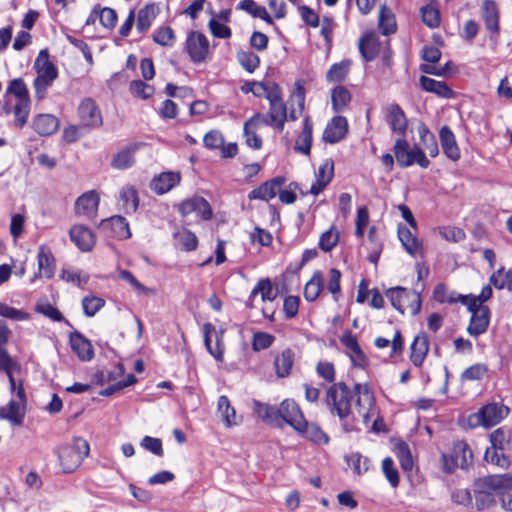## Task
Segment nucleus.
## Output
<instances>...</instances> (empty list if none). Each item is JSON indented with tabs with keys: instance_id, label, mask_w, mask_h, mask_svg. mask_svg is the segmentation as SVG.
<instances>
[{
	"instance_id": "obj_25",
	"label": "nucleus",
	"mask_w": 512,
	"mask_h": 512,
	"mask_svg": "<svg viewBox=\"0 0 512 512\" xmlns=\"http://www.w3.org/2000/svg\"><path fill=\"white\" fill-rule=\"evenodd\" d=\"M217 411L227 428L238 426L243 421L242 416L237 415L235 408L231 405L230 400L225 395H221L218 398Z\"/></svg>"
},
{
	"instance_id": "obj_64",
	"label": "nucleus",
	"mask_w": 512,
	"mask_h": 512,
	"mask_svg": "<svg viewBox=\"0 0 512 512\" xmlns=\"http://www.w3.org/2000/svg\"><path fill=\"white\" fill-rule=\"evenodd\" d=\"M153 40L161 46H172L175 40L174 31L169 26L161 27L154 32Z\"/></svg>"
},
{
	"instance_id": "obj_17",
	"label": "nucleus",
	"mask_w": 512,
	"mask_h": 512,
	"mask_svg": "<svg viewBox=\"0 0 512 512\" xmlns=\"http://www.w3.org/2000/svg\"><path fill=\"white\" fill-rule=\"evenodd\" d=\"M386 121L391 131L404 138L408 128V121L405 112L398 104H391L386 109Z\"/></svg>"
},
{
	"instance_id": "obj_61",
	"label": "nucleus",
	"mask_w": 512,
	"mask_h": 512,
	"mask_svg": "<svg viewBox=\"0 0 512 512\" xmlns=\"http://www.w3.org/2000/svg\"><path fill=\"white\" fill-rule=\"evenodd\" d=\"M105 300L97 296H86L82 300L84 314L87 317H93L103 306Z\"/></svg>"
},
{
	"instance_id": "obj_37",
	"label": "nucleus",
	"mask_w": 512,
	"mask_h": 512,
	"mask_svg": "<svg viewBox=\"0 0 512 512\" xmlns=\"http://www.w3.org/2000/svg\"><path fill=\"white\" fill-rule=\"evenodd\" d=\"M296 432L317 444H327L329 441L328 435L317 424L309 423L305 418Z\"/></svg>"
},
{
	"instance_id": "obj_31",
	"label": "nucleus",
	"mask_w": 512,
	"mask_h": 512,
	"mask_svg": "<svg viewBox=\"0 0 512 512\" xmlns=\"http://www.w3.org/2000/svg\"><path fill=\"white\" fill-rule=\"evenodd\" d=\"M100 228L103 230L111 229L113 236L119 239H127L131 236L129 224L123 216L115 215L109 219L102 220Z\"/></svg>"
},
{
	"instance_id": "obj_35",
	"label": "nucleus",
	"mask_w": 512,
	"mask_h": 512,
	"mask_svg": "<svg viewBox=\"0 0 512 512\" xmlns=\"http://www.w3.org/2000/svg\"><path fill=\"white\" fill-rule=\"evenodd\" d=\"M139 147L140 144L134 143L118 151L111 161V166L119 170L128 169L133 166L135 163L134 155Z\"/></svg>"
},
{
	"instance_id": "obj_11",
	"label": "nucleus",
	"mask_w": 512,
	"mask_h": 512,
	"mask_svg": "<svg viewBox=\"0 0 512 512\" xmlns=\"http://www.w3.org/2000/svg\"><path fill=\"white\" fill-rule=\"evenodd\" d=\"M204 343L208 352L213 358L222 362L224 359L225 345L223 343V330L217 331L211 323H206L203 326Z\"/></svg>"
},
{
	"instance_id": "obj_15",
	"label": "nucleus",
	"mask_w": 512,
	"mask_h": 512,
	"mask_svg": "<svg viewBox=\"0 0 512 512\" xmlns=\"http://www.w3.org/2000/svg\"><path fill=\"white\" fill-rule=\"evenodd\" d=\"M285 177L277 176L261 184L248 193L249 200H262L268 202L273 199L285 184Z\"/></svg>"
},
{
	"instance_id": "obj_27",
	"label": "nucleus",
	"mask_w": 512,
	"mask_h": 512,
	"mask_svg": "<svg viewBox=\"0 0 512 512\" xmlns=\"http://www.w3.org/2000/svg\"><path fill=\"white\" fill-rule=\"evenodd\" d=\"M482 18L486 29L492 34H499V9L495 1L485 0L482 4Z\"/></svg>"
},
{
	"instance_id": "obj_26",
	"label": "nucleus",
	"mask_w": 512,
	"mask_h": 512,
	"mask_svg": "<svg viewBox=\"0 0 512 512\" xmlns=\"http://www.w3.org/2000/svg\"><path fill=\"white\" fill-rule=\"evenodd\" d=\"M181 177L176 172H164L153 178L150 188L158 195H163L180 183Z\"/></svg>"
},
{
	"instance_id": "obj_23",
	"label": "nucleus",
	"mask_w": 512,
	"mask_h": 512,
	"mask_svg": "<svg viewBox=\"0 0 512 512\" xmlns=\"http://www.w3.org/2000/svg\"><path fill=\"white\" fill-rule=\"evenodd\" d=\"M410 360L416 367H421L429 351V339L424 332L418 333L410 346Z\"/></svg>"
},
{
	"instance_id": "obj_55",
	"label": "nucleus",
	"mask_w": 512,
	"mask_h": 512,
	"mask_svg": "<svg viewBox=\"0 0 512 512\" xmlns=\"http://www.w3.org/2000/svg\"><path fill=\"white\" fill-rule=\"evenodd\" d=\"M252 86H257L265 95V98L269 103L280 102L282 99V90L276 83H253Z\"/></svg>"
},
{
	"instance_id": "obj_44",
	"label": "nucleus",
	"mask_w": 512,
	"mask_h": 512,
	"mask_svg": "<svg viewBox=\"0 0 512 512\" xmlns=\"http://www.w3.org/2000/svg\"><path fill=\"white\" fill-rule=\"evenodd\" d=\"M237 9L243 10L252 17L260 18L269 24L273 22L266 8L258 5L254 0H241L237 5Z\"/></svg>"
},
{
	"instance_id": "obj_7",
	"label": "nucleus",
	"mask_w": 512,
	"mask_h": 512,
	"mask_svg": "<svg viewBox=\"0 0 512 512\" xmlns=\"http://www.w3.org/2000/svg\"><path fill=\"white\" fill-rule=\"evenodd\" d=\"M471 458L472 453L468 444L464 441H456L453 443L450 453L442 454L443 470L451 473L457 468L464 469Z\"/></svg>"
},
{
	"instance_id": "obj_5",
	"label": "nucleus",
	"mask_w": 512,
	"mask_h": 512,
	"mask_svg": "<svg viewBox=\"0 0 512 512\" xmlns=\"http://www.w3.org/2000/svg\"><path fill=\"white\" fill-rule=\"evenodd\" d=\"M386 296L390 300L391 305L401 314L409 311L411 315L415 316L421 310V296L417 291L397 286L388 289Z\"/></svg>"
},
{
	"instance_id": "obj_57",
	"label": "nucleus",
	"mask_w": 512,
	"mask_h": 512,
	"mask_svg": "<svg viewBox=\"0 0 512 512\" xmlns=\"http://www.w3.org/2000/svg\"><path fill=\"white\" fill-rule=\"evenodd\" d=\"M398 237H399V240L401 241L403 247L405 248V250L409 254L415 255V253L418 250V241L412 235L411 231L406 227H399Z\"/></svg>"
},
{
	"instance_id": "obj_50",
	"label": "nucleus",
	"mask_w": 512,
	"mask_h": 512,
	"mask_svg": "<svg viewBox=\"0 0 512 512\" xmlns=\"http://www.w3.org/2000/svg\"><path fill=\"white\" fill-rule=\"evenodd\" d=\"M393 451L399 460L401 468L405 471H410L413 468V458L409 446L405 442L399 441L394 445Z\"/></svg>"
},
{
	"instance_id": "obj_3",
	"label": "nucleus",
	"mask_w": 512,
	"mask_h": 512,
	"mask_svg": "<svg viewBox=\"0 0 512 512\" xmlns=\"http://www.w3.org/2000/svg\"><path fill=\"white\" fill-rule=\"evenodd\" d=\"M90 452L89 443L80 437L74 438L71 445L61 446L58 450V458L64 473L75 471L88 457Z\"/></svg>"
},
{
	"instance_id": "obj_45",
	"label": "nucleus",
	"mask_w": 512,
	"mask_h": 512,
	"mask_svg": "<svg viewBox=\"0 0 512 512\" xmlns=\"http://www.w3.org/2000/svg\"><path fill=\"white\" fill-rule=\"evenodd\" d=\"M378 27L383 35H390L396 31V20L391 9L383 5L379 11Z\"/></svg>"
},
{
	"instance_id": "obj_22",
	"label": "nucleus",
	"mask_w": 512,
	"mask_h": 512,
	"mask_svg": "<svg viewBox=\"0 0 512 512\" xmlns=\"http://www.w3.org/2000/svg\"><path fill=\"white\" fill-rule=\"evenodd\" d=\"M313 142V123L310 116H306L303 120L302 131L296 138L294 150L303 155H310Z\"/></svg>"
},
{
	"instance_id": "obj_6",
	"label": "nucleus",
	"mask_w": 512,
	"mask_h": 512,
	"mask_svg": "<svg viewBox=\"0 0 512 512\" xmlns=\"http://www.w3.org/2000/svg\"><path fill=\"white\" fill-rule=\"evenodd\" d=\"M287 107L284 101L269 103L267 114L256 113L249 119L248 125L253 122H260L262 125L274 127L278 132H282L287 121Z\"/></svg>"
},
{
	"instance_id": "obj_51",
	"label": "nucleus",
	"mask_w": 512,
	"mask_h": 512,
	"mask_svg": "<svg viewBox=\"0 0 512 512\" xmlns=\"http://www.w3.org/2000/svg\"><path fill=\"white\" fill-rule=\"evenodd\" d=\"M488 483L496 490L497 494L512 490V474H496L486 476Z\"/></svg>"
},
{
	"instance_id": "obj_63",
	"label": "nucleus",
	"mask_w": 512,
	"mask_h": 512,
	"mask_svg": "<svg viewBox=\"0 0 512 512\" xmlns=\"http://www.w3.org/2000/svg\"><path fill=\"white\" fill-rule=\"evenodd\" d=\"M488 369L485 364L477 363L474 365H471L470 367L466 368L462 374H461V380L462 381H474V380H480L486 373Z\"/></svg>"
},
{
	"instance_id": "obj_46",
	"label": "nucleus",
	"mask_w": 512,
	"mask_h": 512,
	"mask_svg": "<svg viewBox=\"0 0 512 512\" xmlns=\"http://www.w3.org/2000/svg\"><path fill=\"white\" fill-rule=\"evenodd\" d=\"M156 17V8L153 4H148L138 12L136 29L139 33H145L151 26Z\"/></svg>"
},
{
	"instance_id": "obj_38",
	"label": "nucleus",
	"mask_w": 512,
	"mask_h": 512,
	"mask_svg": "<svg viewBox=\"0 0 512 512\" xmlns=\"http://www.w3.org/2000/svg\"><path fill=\"white\" fill-rule=\"evenodd\" d=\"M253 410L265 423L281 428V424L279 423L280 417H278V407L254 400Z\"/></svg>"
},
{
	"instance_id": "obj_41",
	"label": "nucleus",
	"mask_w": 512,
	"mask_h": 512,
	"mask_svg": "<svg viewBox=\"0 0 512 512\" xmlns=\"http://www.w3.org/2000/svg\"><path fill=\"white\" fill-rule=\"evenodd\" d=\"M351 64L352 62L349 59L334 63L326 73V80L330 83H341L345 81L349 74Z\"/></svg>"
},
{
	"instance_id": "obj_20",
	"label": "nucleus",
	"mask_w": 512,
	"mask_h": 512,
	"mask_svg": "<svg viewBox=\"0 0 512 512\" xmlns=\"http://www.w3.org/2000/svg\"><path fill=\"white\" fill-rule=\"evenodd\" d=\"M334 176V162L332 159H326L321 164L316 173V180L310 187V193L318 195L331 182Z\"/></svg>"
},
{
	"instance_id": "obj_32",
	"label": "nucleus",
	"mask_w": 512,
	"mask_h": 512,
	"mask_svg": "<svg viewBox=\"0 0 512 512\" xmlns=\"http://www.w3.org/2000/svg\"><path fill=\"white\" fill-rule=\"evenodd\" d=\"M37 260L39 275L48 279L52 278L55 274V258L51 250L44 245L40 246Z\"/></svg>"
},
{
	"instance_id": "obj_58",
	"label": "nucleus",
	"mask_w": 512,
	"mask_h": 512,
	"mask_svg": "<svg viewBox=\"0 0 512 512\" xmlns=\"http://www.w3.org/2000/svg\"><path fill=\"white\" fill-rule=\"evenodd\" d=\"M490 283L496 289L509 288L512 285V270L504 271L503 268L498 269L490 277Z\"/></svg>"
},
{
	"instance_id": "obj_9",
	"label": "nucleus",
	"mask_w": 512,
	"mask_h": 512,
	"mask_svg": "<svg viewBox=\"0 0 512 512\" xmlns=\"http://www.w3.org/2000/svg\"><path fill=\"white\" fill-rule=\"evenodd\" d=\"M78 117L82 127L94 129L98 128L103 123L102 113L92 98H84L78 106Z\"/></svg>"
},
{
	"instance_id": "obj_48",
	"label": "nucleus",
	"mask_w": 512,
	"mask_h": 512,
	"mask_svg": "<svg viewBox=\"0 0 512 512\" xmlns=\"http://www.w3.org/2000/svg\"><path fill=\"white\" fill-rule=\"evenodd\" d=\"M261 295L263 302L273 301L278 296V289L273 286L269 278L260 279L253 288V295Z\"/></svg>"
},
{
	"instance_id": "obj_13",
	"label": "nucleus",
	"mask_w": 512,
	"mask_h": 512,
	"mask_svg": "<svg viewBox=\"0 0 512 512\" xmlns=\"http://www.w3.org/2000/svg\"><path fill=\"white\" fill-rule=\"evenodd\" d=\"M179 212L183 216L196 213L203 220H210L213 216L209 202L200 196H194L182 201L179 205Z\"/></svg>"
},
{
	"instance_id": "obj_4",
	"label": "nucleus",
	"mask_w": 512,
	"mask_h": 512,
	"mask_svg": "<svg viewBox=\"0 0 512 512\" xmlns=\"http://www.w3.org/2000/svg\"><path fill=\"white\" fill-rule=\"evenodd\" d=\"M393 151L397 164L401 168H407L413 164H417L421 168L426 169L430 165V161L426 157L423 149L418 145H414L411 148L408 141L404 138H397L395 140Z\"/></svg>"
},
{
	"instance_id": "obj_8",
	"label": "nucleus",
	"mask_w": 512,
	"mask_h": 512,
	"mask_svg": "<svg viewBox=\"0 0 512 512\" xmlns=\"http://www.w3.org/2000/svg\"><path fill=\"white\" fill-rule=\"evenodd\" d=\"M185 50L194 64L202 63L209 54V40L199 31H190L186 37Z\"/></svg>"
},
{
	"instance_id": "obj_18",
	"label": "nucleus",
	"mask_w": 512,
	"mask_h": 512,
	"mask_svg": "<svg viewBox=\"0 0 512 512\" xmlns=\"http://www.w3.org/2000/svg\"><path fill=\"white\" fill-rule=\"evenodd\" d=\"M347 133V119L343 116H335L326 125L322 139L326 143L335 144L344 139Z\"/></svg>"
},
{
	"instance_id": "obj_21",
	"label": "nucleus",
	"mask_w": 512,
	"mask_h": 512,
	"mask_svg": "<svg viewBox=\"0 0 512 512\" xmlns=\"http://www.w3.org/2000/svg\"><path fill=\"white\" fill-rule=\"evenodd\" d=\"M31 108V100L30 101H16V103L11 106L9 103L4 102L1 107V112L3 114L9 115L13 113L15 116L14 124L17 128H23L28 120Z\"/></svg>"
},
{
	"instance_id": "obj_62",
	"label": "nucleus",
	"mask_w": 512,
	"mask_h": 512,
	"mask_svg": "<svg viewBox=\"0 0 512 512\" xmlns=\"http://www.w3.org/2000/svg\"><path fill=\"white\" fill-rule=\"evenodd\" d=\"M249 120H247L244 124V135L246 138V143L249 147L253 149H260L262 146V139L260 136L256 134L254 131L260 122H253L250 125H248Z\"/></svg>"
},
{
	"instance_id": "obj_28",
	"label": "nucleus",
	"mask_w": 512,
	"mask_h": 512,
	"mask_svg": "<svg viewBox=\"0 0 512 512\" xmlns=\"http://www.w3.org/2000/svg\"><path fill=\"white\" fill-rule=\"evenodd\" d=\"M490 322V310L488 307H480L471 315L467 331L471 336H479L485 333Z\"/></svg>"
},
{
	"instance_id": "obj_49",
	"label": "nucleus",
	"mask_w": 512,
	"mask_h": 512,
	"mask_svg": "<svg viewBox=\"0 0 512 512\" xmlns=\"http://www.w3.org/2000/svg\"><path fill=\"white\" fill-rule=\"evenodd\" d=\"M13 95L16 101H30L27 85L22 78H15L9 82L4 98Z\"/></svg>"
},
{
	"instance_id": "obj_60",
	"label": "nucleus",
	"mask_w": 512,
	"mask_h": 512,
	"mask_svg": "<svg viewBox=\"0 0 512 512\" xmlns=\"http://www.w3.org/2000/svg\"><path fill=\"white\" fill-rule=\"evenodd\" d=\"M338 241L339 232L336 228L331 227L320 236L319 247L325 252H330L337 245Z\"/></svg>"
},
{
	"instance_id": "obj_47",
	"label": "nucleus",
	"mask_w": 512,
	"mask_h": 512,
	"mask_svg": "<svg viewBox=\"0 0 512 512\" xmlns=\"http://www.w3.org/2000/svg\"><path fill=\"white\" fill-rule=\"evenodd\" d=\"M323 290V278L321 272L317 271L304 287V297L307 301H315Z\"/></svg>"
},
{
	"instance_id": "obj_19",
	"label": "nucleus",
	"mask_w": 512,
	"mask_h": 512,
	"mask_svg": "<svg viewBox=\"0 0 512 512\" xmlns=\"http://www.w3.org/2000/svg\"><path fill=\"white\" fill-rule=\"evenodd\" d=\"M71 241L83 252L92 250L96 236L91 229L84 225H74L69 231Z\"/></svg>"
},
{
	"instance_id": "obj_36",
	"label": "nucleus",
	"mask_w": 512,
	"mask_h": 512,
	"mask_svg": "<svg viewBox=\"0 0 512 512\" xmlns=\"http://www.w3.org/2000/svg\"><path fill=\"white\" fill-rule=\"evenodd\" d=\"M25 417V406L11 400L6 406L0 408V418L8 420L15 426H20Z\"/></svg>"
},
{
	"instance_id": "obj_43",
	"label": "nucleus",
	"mask_w": 512,
	"mask_h": 512,
	"mask_svg": "<svg viewBox=\"0 0 512 512\" xmlns=\"http://www.w3.org/2000/svg\"><path fill=\"white\" fill-rule=\"evenodd\" d=\"M293 363L294 352L289 348L283 350L281 354L275 358L274 361V366L278 377L283 378L288 376L293 366Z\"/></svg>"
},
{
	"instance_id": "obj_1",
	"label": "nucleus",
	"mask_w": 512,
	"mask_h": 512,
	"mask_svg": "<svg viewBox=\"0 0 512 512\" xmlns=\"http://www.w3.org/2000/svg\"><path fill=\"white\" fill-rule=\"evenodd\" d=\"M354 394L370 397L368 385L356 383L354 392L344 383L338 382L332 384L326 391L325 403L332 415H336L340 420H345L351 414L352 401Z\"/></svg>"
},
{
	"instance_id": "obj_33",
	"label": "nucleus",
	"mask_w": 512,
	"mask_h": 512,
	"mask_svg": "<svg viewBox=\"0 0 512 512\" xmlns=\"http://www.w3.org/2000/svg\"><path fill=\"white\" fill-rule=\"evenodd\" d=\"M421 88L429 93H433L445 99L454 97V91L443 81H438L427 76H421L419 79Z\"/></svg>"
},
{
	"instance_id": "obj_54",
	"label": "nucleus",
	"mask_w": 512,
	"mask_h": 512,
	"mask_svg": "<svg viewBox=\"0 0 512 512\" xmlns=\"http://www.w3.org/2000/svg\"><path fill=\"white\" fill-rule=\"evenodd\" d=\"M129 91L133 96L147 100L154 95L155 89L142 80H133L130 82Z\"/></svg>"
},
{
	"instance_id": "obj_12",
	"label": "nucleus",
	"mask_w": 512,
	"mask_h": 512,
	"mask_svg": "<svg viewBox=\"0 0 512 512\" xmlns=\"http://www.w3.org/2000/svg\"><path fill=\"white\" fill-rule=\"evenodd\" d=\"M278 417L281 428L284 425L291 426L295 431L300 428V424L305 418L299 405L292 399L283 400L278 407Z\"/></svg>"
},
{
	"instance_id": "obj_39",
	"label": "nucleus",
	"mask_w": 512,
	"mask_h": 512,
	"mask_svg": "<svg viewBox=\"0 0 512 512\" xmlns=\"http://www.w3.org/2000/svg\"><path fill=\"white\" fill-rule=\"evenodd\" d=\"M490 441L492 449L501 452L509 451L512 449V430L505 426L500 427L491 433Z\"/></svg>"
},
{
	"instance_id": "obj_40",
	"label": "nucleus",
	"mask_w": 512,
	"mask_h": 512,
	"mask_svg": "<svg viewBox=\"0 0 512 512\" xmlns=\"http://www.w3.org/2000/svg\"><path fill=\"white\" fill-rule=\"evenodd\" d=\"M119 205L127 214L134 213L137 210L139 199L135 188L126 186L121 189Z\"/></svg>"
},
{
	"instance_id": "obj_14",
	"label": "nucleus",
	"mask_w": 512,
	"mask_h": 512,
	"mask_svg": "<svg viewBox=\"0 0 512 512\" xmlns=\"http://www.w3.org/2000/svg\"><path fill=\"white\" fill-rule=\"evenodd\" d=\"M509 409L498 403H491L483 406L475 417L478 419V423L485 427H492L497 425L507 414Z\"/></svg>"
},
{
	"instance_id": "obj_52",
	"label": "nucleus",
	"mask_w": 512,
	"mask_h": 512,
	"mask_svg": "<svg viewBox=\"0 0 512 512\" xmlns=\"http://www.w3.org/2000/svg\"><path fill=\"white\" fill-rule=\"evenodd\" d=\"M175 240L182 250L193 251L197 248L198 239L196 235L188 229H182L175 233Z\"/></svg>"
},
{
	"instance_id": "obj_34",
	"label": "nucleus",
	"mask_w": 512,
	"mask_h": 512,
	"mask_svg": "<svg viewBox=\"0 0 512 512\" xmlns=\"http://www.w3.org/2000/svg\"><path fill=\"white\" fill-rule=\"evenodd\" d=\"M58 128L59 121L52 114H39L33 119V129L41 136L52 135Z\"/></svg>"
},
{
	"instance_id": "obj_24",
	"label": "nucleus",
	"mask_w": 512,
	"mask_h": 512,
	"mask_svg": "<svg viewBox=\"0 0 512 512\" xmlns=\"http://www.w3.org/2000/svg\"><path fill=\"white\" fill-rule=\"evenodd\" d=\"M443 153L452 161H458L461 157L455 135L448 126H443L439 132Z\"/></svg>"
},
{
	"instance_id": "obj_59",
	"label": "nucleus",
	"mask_w": 512,
	"mask_h": 512,
	"mask_svg": "<svg viewBox=\"0 0 512 512\" xmlns=\"http://www.w3.org/2000/svg\"><path fill=\"white\" fill-rule=\"evenodd\" d=\"M340 279L341 272L336 268H331L328 272L326 288L332 294L335 301H338L341 297Z\"/></svg>"
},
{
	"instance_id": "obj_2",
	"label": "nucleus",
	"mask_w": 512,
	"mask_h": 512,
	"mask_svg": "<svg viewBox=\"0 0 512 512\" xmlns=\"http://www.w3.org/2000/svg\"><path fill=\"white\" fill-rule=\"evenodd\" d=\"M33 67L37 73L33 82L35 97L40 101L46 97L47 89L51 87L53 82L57 79L58 70L55 64L50 60L47 49H43L39 52Z\"/></svg>"
},
{
	"instance_id": "obj_29",
	"label": "nucleus",
	"mask_w": 512,
	"mask_h": 512,
	"mask_svg": "<svg viewBox=\"0 0 512 512\" xmlns=\"http://www.w3.org/2000/svg\"><path fill=\"white\" fill-rule=\"evenodd\" d=\"M359 51L367 62L373 61L379 54L380 42L375 32H368L359 40Z\"/></svg>"
},
{
	"instance_id": "obj_42",
	"label": "nucleus",
	"mask_w": 512,
	"mask_h": 512,
	"mask_svg": "<svg viewBox=\"0 0 512 512\" xmlns=\"http://www.w3.org/2000/svg\"><path fill=\"white\" fill-rule=\"evenodd\" d=\"M350 91L344 86H336L331 93L332 108L335 112H343L351 102Z\"/></svg>"
},
{
	"instance_id": "obj_16",
	"label": "nucleus",
	"mask_w": 512,
	"mask_h": 512,
	"mask_svg": "<svg viewBox=\"0 0 512 512\" xmlns=\"http://www.w3.org/2000/svg\"><path fill=\"white\" fill-rule=\"evenodd\" d=\"M100 203L99 195L94 191H87L79 196L75 202V214L92 219L96 216Z\"/></svg>"
},
{
	"instance_id": "obj_53",
	"label": "nucleus",
	"mask_w": 512,
	"mask_h": 512,
	"mask_svg": "<svg viewBox=\"0 0 512 512\" xmlns=\"http://www.w3.org/2000/svg\"><path fill=\"white\" fill-rule=\"evenodd\" d=\"M422 21L429 28H436L440 25V12L435 4H427L421 8Z\"/></svg>"
},
{
	"instance_id": "obj_30",
	"label": "nucleus",
	"mask_w": 512,
	"mask_h": 512,
	"mask_svg": "<svg viewBox=\"0 0 512 512\" xmlns=\"http://www.w3.org/2000/svg\"><path fill=\"white\" fill-rule=\"evenodd\" d=\"M72 350L83 361H90L94 356L91 343L79 332L75 331L69 337Z\"/></svg>"
},
{
	"instance_id": "obj_56",
	"label": "nucleus",
	"mask_w": 512,
	"mask_h": 512,
	"mask_svg": "<svg viewBox=\"0 0 512 512\" xmlns=\"http://www.w3.org/2000/svg\"><path fill=\"white\" fill-rule=\"evenodd\" d=\"M237 60L247 72H254L260 64V58L254 52L240 51L237 53Z\"/></svg>"
},
{
	"instance_id": "obj_10",
	"label": "nucleus",
	"mask_w": 512,
	"mask_h": 512,
	"mask_svg": "<svg viewBox=\"0 0 512 512\" xmlns=\"http://www.w3.org/2000/svg\"><path fill=\"white\" fill-rule=\"evenodd\" d=\"M488 482L489 480L485 476L477 479L474 483L475 505L479 511L489 509L497 503L496 490Z\"/></svg>"
}]
</instances>
